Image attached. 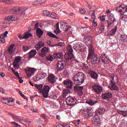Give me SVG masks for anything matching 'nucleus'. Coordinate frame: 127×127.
<instances>
[{
	"mask_svg": "<svg viewBox=\"0 0 127 127\" xmlns=\"http://www.w3.org/2000/svg\"><path fill=\"white\" fill-rule=\"evenodd\" d=\"M21 61V57L18 56L15 57V60L13 63V66L15 69H18L19 68V63H20Z\"/></svg>",
	"mask_w": 127,
	"mask_h": 127,
	"instance_id": "nucleus-9",
	"label": "nucleus"
},
{
	"mask_svg": "<svg viewBox=\"0 0 127 127\" xmlns=\"http://www.w3.org/2000/svg\"><path fill=\"white\" fill-rule=\"evenodd\" d=\"M85 43L88 47L89 58L92 56V54L94 53V48L92 46V36H86L84 37Z\"/></svg>",
	"mask_w": 127,
	"mask_h": 127,
	"instance_id": "nucleus-2",
	"label": "nucleus"
},
{
	"mask_svg": "<svg viewBox=\"0 0 127 127\" xmlns=\"http://www.w3.org/2000/svg\"><path fill=\"white\" fill-rule=\"evenodd\" d=\"M13 74H14L16 78H17L18 79H20V77H19V73H18V72L15 71L13 73Z\"/></svg>",
	"mask_w": 127,
	"mask_h": 127,
	"instance_id": "nucleus-61",
	"label": "nucleus"
},
{
	"mask_svg": "<svg viewBox=\"0 0 127 127\" xmlns=\"http://www.w3.org/2000/svg\"><path fill=\"white\" fill-rule=\"evenodd\" d=\"M121 18L122 19V20L124 21H127V16L126 15H123L121 16Z\"/></svg>",
	"mask_w": 127,
	"mask_h": 127,
	"instance_id": "nucleus-57",
	"label": "nucleus"
},
{
	"mask_svg": "<svg viewBox=\"0 0 127 127\" xmlns=\"http://www.w3.org/2000/svg\"><path fill=\"white\" fill-rule=\"evenodd\" d=\"M35 86L36 87V88H37V89H38V90H39L40 92L41 93L42 92V90L43 89V85H42V84H35Z\"/></svg>",
	"mask_w": 127,
	"mask_h": 127,
	"instance_id": "nucleus-36",
	"label": "nucleus"
},
{
	"mask_svg": "<svg viewBox=\"0 0 127 127\" xmlns=\"http://www.w3.org/2000/svg\"><path fill=\"white\" fill-rule=\"evenodd\" d=\"M79 11H80V13H86V10H85V9H84L83 8H81L79 9Z\"/></svg>",
	"mask_w": 127,
	"mask_h": 127,
	"instance_id": "nucleus-63",
	"label": "nucleus"
},
{
	"mask_svg": "<svg viewBox=\"0 0 127 127\" xmlns=\"http://www.w3.org/2000/svg\"><path fill=\"white\" fill-rule=\"evenodd\" d=\"M49 91H50V86L49 85H45L43 88L41 94H42L44 98L46 99V98H48V96H49Z\"/></svg>",
	"mask_w": 127,
	"mask_h": 127,
	"instance_id": "nucleus-5",
	"label": "nucleus"
},
{
	"mask_svg": "<svg viewBox=\"0 0 127 127\" xmlns=\"http://www.w3.org/2000/svg\"><path fill=\"white\" fill-rule=\"evenodd\" d=\"M34 2H38V3H44L45 0H34Z\"/></svg>",
	"mask_w": 127,
	"mask_h": 127,
	"instance_id": "nucleus-50",
	"label": "nucleus"
},
{
	"mask_svg": "<svg viewBox=\"0 0 127 127\" xmlns=\"http://www.w3.org/2000/svg\"><path fill=\"white\" fill-rule=\"evenodd\" d=\"M108 18V27H113L114 25L116 24V22H117V20L114 17V14H110L108 16H107Z\"/></svg>",
	"mask_w": 127,
	"mask_h": 127,
	"instance_id": "nucleus-4",
	"label": "nucleus"
},
{
	"mask_svg": "<svg viewBox=\"0 0 127 127\" xmlns=\"http://www.w3.org/2000/svg\"><path fill=\"white\" fill-rule=\"evenodd\" d=\"M41 118H42V119H44V120H48V116H47L46 114H43L41 116Z\"/></svg>",
	"mask_w": 127,
	"mask_h": 127,
	"instance_id": "nucleus-52",
	"label": "nucleus"
},
{
	"mask_svg": "<svg viewBox=\"0 0 127 127\" xmlns=\"http://www.w3.org/2000/svg\"><path fill=\"white\" fill-rule=\"evenodd\" d=\"M65 101L68 106H74V105L77 103L76 99H74L72 97H68Z\"/></svg>",
	"mask_w": 127,
	"mask_h": 127,
	"instance_id": "nucleus-10",
	"label": "nucleus"
},
{
	"mask_svg": "<svg viewBox=\"0 0 127 127\" xmlns=\"http://www.w3.org/2000/svg\"><path fill=\"white\" fill-rule=\"evenodd\" d=\"M54 57L55 59H61V60H63V54L62 53L55 54Z\"/></svg>",
	"mask_w": 127,
	"mask_h": 127,
	"instance_id": "nucleus-29",
	"label": "nucleus"
},
{
	"mask_svg": "<svg viewBox=\"0 0 127 127\" xmlns=\"http://www.w3.org/2000/svg\"><path fill=\"white\" fill-rule=\"evenodd\" d=\"M2 103L6 104L8 106H14V99L13 98H9L8 99L4 98L1 100Z\"/></svg>",
	"mask_w": 127,
	"mask_h": 127,
	"instance_id": "nucleus-7",
	"label": "nucleus"
},
{
	"mask_svg": "<svg viewBox=\"0 0 127 127\" xmlns=\"http://www.w3.org/2000/svg\"><path fill=\"white\" fill-rule=\"evenodd\" d=\"M70 93H71V90H70V89H66L64 92L63 98L65 99L67 95H68V94H70Z\"/></svg>",
	"mask_w": 127,
	"mask_h": 127,
	"instance_id": "nucleus-38",
	"label": "nucleus"
},
{
	"mask_svg": "<svg viewBox=\"0 0 127 127\" xmlns=\"http://www.w3.org/2000/svg\"><path fill=\"white\" fill-rule=\"evenodd\" d=\"M41 79L40 76H36L34 78V80L35 81V82H37L39 81Z\"/></svg>",
	"mask_w": 127,
	"mask_h": 127,
	"instance_id": "nucleus-64",
	"label": "nucleus"
},
{
	"mask_svg": "<svg viewBox=\"0 0 127 127\" xmlns=\"http://www.w3.org/2000/svg\"><path fill=\"white\" fill-rule=\"evenodd\" d=\"M39 77L41 79H44L47 77V74L46 73L42 72L39 74Z\"/></svg>",
	"mask_w": 127,
	"mask_h": 127,
	"instance_id": "nucleus-46",
	"label": "nucleus"
},
{
	"mask_svg": "<svg viewBox=\"0 0 127 127\" xmlns=\"http://www.w3.org/2000/svg\"><path fill=\"white\" fill-rule=\"evenodd\" d=\"M19 94L20 95V96H22V98H23V99H25V100H27V97L23 94L21 91H19Z\"/></svg>",
	"mask_w": 127,
	"mask_h": 127,
	"instance_id": "nucleus-55",
	"label": "nucleus"
},
{
	"mask_svg": "<svg viewBox=\"0 0 127 127\" xmlns=\"http://www.w3.org/2000/svg\"><path fill=\"white\" fill-rule=\"evenodd\" d=\"M102 97L103 100H109L113 98V94L110 92L103 94Z\"/></svg>",
	"mask_w": 127,
	"mask_h": 127,
	"instance_id": "nucleus-19",
	"label": "nucleus"
},
{
	"mask_svg": "<svg viewBox=\"0 0 127 127\" xmlns=\"http://www.w3.org/2000/svg\"><path fill=\"white\" fill-rule=\"evenodd\" d=\"M36 33L38 35V36L40 38L41 37V36L43 34V31L41 30V29L38 28L36 30Z\"/></svg>",
	"mask_w": 127,
	"mask_h": 127,
	"instance_id": "nucleus-35",
	"label": "nucleus"
},
{
	"mask_svg": "<svg viewBox=\"0 0 127 127\" xmlns=\"http://www.w3.org/2000/svg\"><path fill=\"white\" fill-rule=\"evenodd\" d=\"M47 44L50 46V47H54L56 46L57 45H51V41H47Z\"/></svg>",
	"mask_w": 127,
	"mask_h": 127,
	"instance_id": "nucleus-59",
	"label": "nucleus"
},
{
	"mask_svg": "<svg viewBox=\"0 0 127 127\" xmlns=\"http://www.w3.org/2000/svg\"><path fill=\"white\" fill-rule=\"evenodd\" d=\"M46 60L48 61V62H52L54 59L52 55H48V56L46 57Z\"/></svg>",
	"mask_w": 127,
	"mask_h": 127,
	"instance_id": "nucleus-37",
	"label": "nucleus"
},
{
	"mask_svg": "<svg viewBox=\"0 0 127 127\" xmlns=\"http://www.w3.org/2000/svg\"><path fill=\"white\" fill-rule=\"evenodd\" d=\"M30 36H32L31 33H26L25 34V35L24 36V37L25 39H27Z\"/></svg>",
	"mask_w": 127,
	"mask_h": 127,
	"instance_id": "nucleus-49",
	"label": "nucleus"
},
{
	"mask_svg": "<svg viewBox=\"0 0 127 127\" xmlns=\"http://www.w3.org/2000/svg\"><path fill=\"white\" fill-rule=\"evenodd\" d=\"M110 89L111 91H118L119 87L116 85V84L114 83L112 80L111 81Z\"/></svg>",
	"mask_w": 127,
	"mask_h": 127,
	"instance_id": "nucleus-22",
	"label": "nucleus"
},
{
	"mask_svg": "<svg viewBox=\"0 0 127 127\" xmlns=\"http://www.w3.org/2000/svg\"><path fill=\"white\" fill-rule=\"evenodd\" d=\"M11 124H12L14 127H20L21 126L19 125L18 124L15 123V122H11Z\"/></svg>",
	"mask_w": 127,
	"mask_h": 127,
	"instance_id": "nucleus-51",
	"label": "nucleus"
},
{
	"mask_svg": "<svg viewBox=\"0 0 127 127\" xmlns=\"http://www.w3.org/2000/svg\"><path fill=\"white\" fill-rule=\"evenodd\" d=\"M100 30L101 32H104V31H105V25H104V24L101 25Z\"/></svg>",
	"mask_w": 127,
	"mask_h": 127,
	"instance_id": "nucleus-56",
	"label": "nucleus"
},
{
	"mask_svg": "<svg viewBox=\"0 0 127 127\" xmlns=\"http://www.w3.org/2000/svg\"><path fill=\"white\" fill-rule=\"evenodd\" d=\"M60 26L61 28H65V31H68V30L71 28V27H70V26H68V25H67V23H66V22L64 21H62L61 22Z\"/></svg>",
	"mask_w": 127,
	"mask_h": 127,
	"instance_id": "nucleus-20",
	"label": "nucleus"
},
{
	"mask_svg": "<svg viewBox=\"0 0 127 127\" xmlns=\"http://www.w3.org/2000/svg\"><path fill=\"white\" fill-rule=\"evenodd\" d=\"M29 48H30V47H28V46H23V49L24 51L26 52L28 50V49H29Z\"/></svg>",
	"mask_w": 127,
	"mask_h": 127,
	"instance_id": "nucleus-60",
	"label": "nucleus"
},
{
	"mask_svg": "<svg viewBox=\"0 0 127 127\" xmlns=\"http://www.w3.org/2000/svg\"><path fill=\"white\" fill-rule=\"evenodd\" d=\"M10 12L11 13H20L21 10L19 7H13L10 9Z\"/></svg>",
	"mask_w": 127,
	"mask_h": 127,
	"instance_id": "nucleus-27",
	"label": "nucleus"
},
{
	"mask_svg": "<svg viewBox=\"0 0 127 127\" xmlns=\"http://www.w3.org/2000/svg\"><path fill=\"white\" fill-rule=\"evenodd\" d=\"M65 68V65H64V61H59L57 63V69L58 71H63Z\"/></svg>",
	"mask_w": 127,
	"mask_h": 127,
	"instance_id": "nucleus-12",
	"label": "nucleus"
},
{
	"mask_svg": "<svg viewBox=\"0 0 127 127\" xmlns=\"http://www.w3.org/2000/svg\"><path fill=\"white\" fill-rule=\"evenodd\" d=\"M51 17H52V18H54V19H56L57 18V14L53 12L50 14Z\"/></svg>",
	"mask_w": 127,
	"mask_h": 127,
	"instance_id": "nucleus-48",
	"label": "nucleus"
},
{
	"mask_svg": "<svg viewBox=\"0 0 127 127\" xmlns=\"http://www.w3.org/2000/svg\"><path fill=\"white\" fill-rule=\"evenodd\" d=\"M5 20H7V21H11L12 20H16L17 18L14 16H10L5 18Z\"/></svg>",
	"mask_w": 127,
	"mask_h": 127,
	"instance_id": "nucleus-33",
	"label": "nucleus"
},
{
	"mask_svg": "<svg viewBox=\"0 0 127 127\" xmlns=\"http://www.w3.org/2000/svg\"><path fill=\"white\" fill-rule=\"evenodd\" d=\"M98 101H94L93 100H88L86 101L87 104L90 105V106H94V105L97 104Z\"/></svg>",
	"mask_w": 127,
	"mask_h": 127,
	"instance_id": "nucleus-34",
	"label": "nucleus"
},
{
	"mask_svg": "<svg viewBox=\"0 0 127 127\" xmlns=\"http://www.w3.org/2000/svg\"><path fill=\"white\" fill-rule=\"evenodd\" d=\"M83 112L84 113L83 115L85 118H91L94 115V110L92 108H89L87 110L84 109L83 110Z\"/></svg>",
	"mask_w": 127,
	"mask_h": 127,
	"instance_id": "nucleus-6",
	"label": "nucleus"
},
{
	"mask_svg": "<svg viewBox=\"0 0 127 127\" xmlns=\"http://www.w3.org/2000/svg\"><path fill=\"white\" fill-rule=\"evenodd\" d=\"M15 45L12 44L8 48V51L9 55H13V53L15 51V48H14Z\"/></svg>",
	"mask_w": 127,
	"mask_h": 127,
	"instance_id": "nucleus-23",
	"label": "nucleus"
},
{
	"mask_svg": "<svg viewBox=\"0 0 127 127\" xmlns=\"http://www.w3.org/2000/svg\"><path fill=\"white\" fill-rule=\"evenodd\" d=\"M120 40L121 42H127V37L124 35H121Z\"/></svg>",
	"mask_w": 127,
	"mask_h": 127,
	"instance_id": "nucleus-39",
	"label": "nucleus"
},
{
	"mask_svg": "<svg viewBox=\"0 0 127 127\" xmlns=\"http://www.w3.org/2000/svg\"><path fill=\"white\" fill-rule=\"evenodd\" d=\"M35 71H36V69L29 67H26L25 69V71L27 74V77H31V76L35 73Z\"/></svg>",
	"mask_w": 127,
	"mask_h": 127,
	"instance_id": "nucleus-8",
	"label": "nucleus"
},
{
	"mask_svg": "<svg viewBox=\"0 0 127 127\" xmlns=\"http://www.w3.org/2000/svg\"><path fill=\"white\" fill-rule=\"evenodd\" d=\"M45 45V44H44V42H39L35 46V48L36 50H40L43 46Z\"/></svg>",
	"mask_w": 127,
	"mask_h": 127,
	"instance_id": "nucleus-25",
	"label": "nucleus"
},
{
	"mask_svg": "<svg viewBox=\"0 0 127 127\" xmlns=\"http://www.w3.org/2000/svg\"><path fill=\"white\" fill-rule=\"evenodd\" d=\"M92 88L96 94H100L103 91V87L99 85L95 84L92 86Z\"/></svg>",
	"mask_w": 127,
	"mask_h": 127,
	"instance_id": "nucleus-15",
	"label": "nucleus"
},
{
	"mask_svg": "<svg viewBox=\"0 0 127 127\" xmlns=\"http://www.w3.org/2000/svg\"><path fill=\"white\" fill-rule=\"evenodd\" d=\"M48 80L49 83H51V84H54L55 83V75L54 74H51L48 77Z\"/></svg>",
	"mask_w": 127,
	"mask_h": 127,
	"instance_id": "nucleus-26",
	"label": "nucleus"
},
{
	"mask_svg": "<svg viewBox=\"0 0 127 127\" xmlns=\"http://www.w3.org/2000/svg\"><path fill=\"white\" fill-rule=\"evenodd\" d=\"M36 53L37 52H36V50H32L29 53V58H33V57H34L36 55Z\"/></svg>",
	"mask_w": 127,
	"mask_h": 127,
	"instance_id": "nucleus-30",
	"label": "nucleus"
},
{
	"mask_svg": "<svg viewBox=\"0 0 127 127\" xmlns=\"http://www.w3.org/2000/svg\"><path fill=\"white\" fill-rule=\"evenodd\" d=\"M43 14L45 15V16H48L49 15V14H50V12L47 10H44L43 12Z\"/></svg>",
	"mask_w": 127,
	"mask_h": 127,
	"instance_id": "nucleus-54",
	"label": "nucleus"
},
{
	"mask_svg": "<svg viewBox=\"0 0 127 127\" xmlns=\"http://www.w3.org/2000/svg\"><path fill=\"white\" fill-rule=\"evenodd\" d=\"M55 45H56V46H64L65 43L63 42H60L58 43L57 44H55Z\"/></svg>",
	"mask_w": 127,
	"mask_h": 127,
	"instance_id": "nucleus-58",
	"label": "nucleus"
},
{
	"mask_svg": "<svg viewBox=\"0 0 127 127\" xmlns=\"http://www.w3.org/2000/svg\"><path fill=\"white\" fill-rule=\"evenodd\" d=\"M117 30H118V27L116 26L115 28L112 29L108 33L109 35H111L113 36L116 34V32H117Z\"/></svg>",
	"mask_w": 127,
	"mask_h": 127,
	"instance_id": "nucleus-31",
	"label": "nucleus"
},
{
	"mask_svg": "<svg viewBox=\"0 0 127 127\" xmlns=\"http://www.w3.org/2000/svg\"><path fill=\"white\" fill-rule=\"evenodd\" d=\"M2 2H6L7 4H11V3H13V0H0Z\"/></svg>",
	"mask_w": 127,
	"mask_h": 127,
	"instance_id": "nucleus-43",
	"label": "nucleus"
},
{
	"mask_svg": "<svg viewBox=\"0 0 127 127\" xmlns=\"http://www.w3.org/2000/svg\"><path fill=\"white\" fill-rule=\"evenodd\" d=\"M84 48V45L82 43H76L74 45L73 48L76 51H81Z\"/></svg>",
	"mask_w": 127,
	"mask_h": 127,
	"instance_id": "nucleus-16",
	"label": "nucleus"
},
{
	"mask_svg": "<svg viewBox=\"0 0 127 127\" xmlns=\"http://www.w3.org/2000/svg\"><path fill=\"white\" fill-rule=\"evenodd\" d=\"M31 111L33 112V113H37V114H39V111L38 109H34L33 108H31Z\"/></svg>",
	"mask_w": 127,
	"mask_h": 127,
	"instance_id": "nucleus-62",
	"label": "nucleus"
},
{
	"mask_svg": "<svg viewBox=\"0 0 127 127\" xmlns=\"http://www.w3.org/2000/svg\"><path fill=\"white\" fill-rule=\"evenodd\" d=\"M74 125H81V121L80 120H75L73 122Z\"/></svg>",
	"mask_w": 127,
	"mask_h": 127,
	"instance_id": "nucleus-53",
	"label": "nucleus"
},
{
	"mask_svg": "<svg viewBox=\"0 0 127 127\" xmlns=\"http://www.w3.org/2000/svg\"><path fill=\"white\" fill-rule=\"evenodd\" d=\"M92 124L95 127H99L101 126V120L98 116L93 117L92 119Z\"/></svg>",
	"mask_w": 127,
	"mask_h": 127,
	"instance_id": "nucleus-11",
	"label": "nucleus"
},
{
	"mask_svg": "<svg viewBox=\"0 0 127 127\" xmlns=\"http://www.w3.org/2000/svg\"><path fill=\"white\" fill-rule=\"evenodd\" d=\"M89 75H91L93 79H98V74L96 72L93 71L92 70H89L88 72Z\"/></svg>",
	"mask_w": 127,
	"mask_h": 127,
	"instance_id": "nucleus-28",
	"label": "nucleus"
},
{
	"mask_svg": "<svg viewBox=\"0 0 127 127\" xmlns=\"http://www.w3.org/2000/svg\"><path fill=\"white\" fill-rule=\"evenodd\" d=\"M74 58V55H73V54L69 53L67 55H64V58L66 60H67V61H68V60H71V59H72V58Z\"/></svg>",
	"mask_w": 127,
	"mask_h": 127,
	"instance_id": "nucleus-32",
	"label": "nucleus"
},
{
	"mask_svg": "<svg viewBox=\"0 0 127 127\" xmlns=\"http://www.w3.org/2000/svg\"><path fill=\"white\" fill-rule=\"evenodd\" d=\"M47 35L50 36V37H53V38H56V39H58V37H57L55 34L49 32L47 33Z\"/></svg>",
	"mask_w": 127,
	"mask_h": 127,
	"instance_id": "nucleus-45",
	"label": "nucleus"
},
{
	"mask_svg": "<svg viewBox=\"0 0 127 127\" xmlns=\"http://www.w3.org/2000/svg\"><path fill=\"white\" fill-rule=\"evenodd\" d=\"M56 127H71L69 126V125L64 124V125H62L60 123H57L56 125Z\"/></svg>",
	"mask_w": 127,
	"mask_h": 127,
	"instance_id": "nucleus-42",
	"label": "nucleus"
},
{
	"mask_svg": "<svg viewBox=\"0 0 127 127\" xmlns=\"http://www.w3.org/2000/svg\"><path fill=\"white\" fill-rule=\"evenodd\" d=\"M106 112V109L103 107H100L98 110V112L100 115H103Z\"/></svg>",
	"mask_w": 127,
	"mask_h": 127,
	"instance_id": "nucleus-40",
	"label": "nucleus"
},
{
	"mask_svg": "<svg viewBox=\"0 0 127 127\" xmlns=\"http://www.w3.org/2000/svg\"><path fill=\"white\" fill-rule=\"evenodd\" d=\"M9 115H10L12 119H13L14 121H16V122H21V120H22V118H21V117L16 116V115H14L13 113H11L10 112L9 113Z\"/></svg>",
	"mask_w": 127,
	"mask_h": 127,
	"instance_id": "nucleus-21",
	"label": "nucleus"
},
{
	"mask_svg": "<svg viewBox=\"0 0 127 127\" xmlns=\"http://www.w3.org/2000/svg\"><path fill=\"white\" fill-rule=\"evenodd\" d=\"M99 60H101L102 62L104 63V64H108L109 62H110V60L109 59V57L106 56V54L102 53L100 56Z\"/></svg>",
	"mask_w": 127,
	"mask_h": 127,
	"instance_id": "nucleus-14",
	"label": "nucleus"
},
{
	"mask_svg": "<svg viewBox=\"0 0 127 127\" xmlns=\"http://www.w3.org/2000/svg\"><path fill=\"white\" fill-rule=\"evenodd\" d=\"M89 15H91V18L90 19V21H96V15L95 14V10H90L89 12Z\"/></svg>",
	"mask_w": 127,
	"mask_h": 127,
	"instance_id": "nucleus-24",
	"label": "nucleus"
},
{
	"mask_svg": "<svg viewBox=\"0 0 127 127\" xmlns=\"http://www.w3.org/2000/svg\"><path fill=\"white\" fill-rule=\"evenodd\" d=\"M4 38H5V37L3 36V35H1L0 36V41H1L2 43L5 42V39Z\"/></svg>",
	"mask_w": 127,
	"mask_h": 127,
	"instance_id": "nucleus-47",
	"label": "nucleus"
},
{
	"mask_svg": "<svg viewBox=\"0 0 127 127\" xmlns=\"http://www.w3.org/2000/svg\"><path fill=\"white\" fill-rule=\"evenodd\" d=\"M67 50L68 53L73 54V48H72V46L69 45L67 47Z\"/></svg>",
	"mask_w": 127,
	"mask_h": 127,
	"instance_id": "nucleus-44",
	"label": "nucleus"
},
{
	"mask_svg": "<svg viewBox=\"0 0 127 127\" xmlns=\"http://www.w3.org/2000/svg\"><path fill=\"white\" fill-rule=\"evenodd\" d=\"M48 51H49V48L44 47L41 50V52L39 53V55H40L41 57L43 58L46 55V53H48Z\"/></svg>",
	"mask_w": 127,
	"mask_h": 127,
	"instance_id": "nucleus-17",
	"label": "nucleus"
},
{
	"mask_svg": "<svg viewBox=\"0 0 127 127\" xmlns=\"http://www.w3.org/2000/svg\"><path fill=\"white\" fill-rule=\"evenodd\" d=\"M83 89H84V86H80L78 84L74 86V90L79 96L83 95Z\"/></svg>",
	"mask_w": 127,
	"mask_h": 127,
	"instance_id": "nucleus-13",
	"label": "nucleus"
},
{
	"mask_svg": "<svg viewBox=\"0 0 127 127\" xmlns=\"http://www.w3.org/2000/svg\"><path fill=\"white\" fill-rule=\"evenodd\" d=\"M87 61H91L92 64H98L101 60H98V55L95 54V51L93 50V53L91 56L89 58V53L88 56L87 57Z\"/></svg>",
	"mask_w": 127,
	"mask_h": 127,
	"instance_id": "nucleus-3",
	"label": "nucleus"
},
{
	"mask_svg": "<svg viewBox=\"0 0 127 127\" xmlns=\"http://www.w3.org/2000/svg\"><path fill=\"white\" fill-rule=\"evenodd\" d=\"M55 28L56 30L55 31V32H57L58 33H60L61 31H60V29L59 28V23H57L56 25L55 26Z\"/></svg>",
	"mask_w": 127,
	"mask_h": 127,
	"instance_id": "nucleus-41",
	"label": "nucleus"
},
{
	"mask_svg": "<svg viewBox=\"0 0 127 127\" xmlns=\"http://www.w3.org/2000/svg\"><path fill=\"white\" fill-rule=\"evenodd\" d=\"M64 84L66 86V88H67V89H71L73 87V83L69 79L64 80Z\"/></svg>",
	"mask_w": 127,
	"mask_h": 127,
	"instance_id": "nucleus-18",
	"label": "nucleus"
},
{
	"mask_svg": "<svg viewBox=\"0 0 127 127\" xmlns=\"http://www.w3.org/2000/svg\"><path fill=\"white\" fill-rule=\"evenodd\" d=\"M86 79V75L82 72L77 73L73 77L75 84L82 85Z\"/></svg>",
	"mask_w": 127,
	"mask_h": 127,
	"instance_id": "nucleus-1",
	"label": "nucleus"
}]
</instances>
